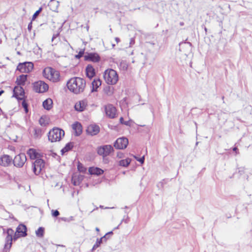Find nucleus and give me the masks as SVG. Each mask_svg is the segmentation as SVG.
Segmentation results:
<instances>
[{
	"mask_svg": "<svg viewBox=\"0 0 252 252\" xmlns=\"http://www.w3.org/2000/svg\"><path fill=\"white\" fill-rule=\"evenodd\" d=\"M68 90L74 94H79L83 92L86 87L85 80L80 77H73L67 83Z\"/></svg>",
	"mask_w": 252,
	"mask_h": 252,
	"instance_id": "nucleus-1",
	"label": "nucleus"
},
{
	"mask_svg": "<svg viewBox=\"0 0 252 252\" xmlns=\"http://www.w3.org/2000/svg\"><path fill=\"white\" fill-rule=\"evenodd\" d=\"M44 76L53 82H57L60 80V74L58 71L50 67L45 68L43 72Z\"/></svg>",
	"mask_w": 252,
	"mask_h": 252,
	"instance_id": "nucleus-2",
	"label": "nucleus"
},
{
	"mask_svg": "<svg viewBox=\"0 0 252 252\" xmlns=\"http://www.w3.org/2000/svg\"><path fill=\"white\" fill-rule=\"evenodd\" d=\"M114 151V150L113 147L110 145L101 146L98 147L97 149V154L102 156L103 160L105 163H108L109 160L107 157L109 156L112 153H113Z\"/></svg>",
	"mask_w": 252,
	"mask_h": 252,
	"instance_id": "nucleus-3",
	"label": "nucleus"
},
{
	"mask_svg": "<svg viewBox=\"0 0 252 252\" xmlns=\"http://www.w3.org/2000/svg\"><path fill=\"white\" fill-rule=\"evenodd\" d=\"M103 77L105 82L109 85H114L118 81V75L113 69H107L105 71Z\"/></svg>",
	"mask_w": 252,
	"mask_h": 252,
	"instance_id": "nucleus-4",
	"label": "nucleus"
},
{
	"mask_svg": "<svg viewBox=\"0 0 252 252\" xmlns=\"http://www.w3.org/2000/svg\"><path fill=\"white\" fill-rule=\"evenodd\" d=\"M64 135V132L59 128L54 127L48 133V139L51 142L59 141Z\"/></svg>",
	"mask_w": 252,
	"mask_h": 252,
	"instance_id": "nucleus-5",
	"label": "nucleus"
},
{
	"mask_svg": "<svg viewBox=\"0 0 252 252\" xmlns=\"http://www.w3.org/2000/svg\"><path fill=\"white\" fill-rule=\"evenodd\" d=\"M45 162L41 158H37L32 163V168L33 173L35 175H38L44 167Z\"/></svg>",
	"mask_w": 252,
	"mask_h": 252,
	"instance_id": "nucleus-6",
	"label": "nucleus"
},
{
	"mask_svg": "<svg viewBox=\"0 0 252 252\" xmlns=\"http://www.w3.org/2000/svg\"><path fill=\"white\" fill-rule=\"evenodd\" d=\"M128 144V140L125 137L118 138L114 142V146L117 149L123 150L126 149Z\"/></svg>",
	"mask_w": 252,
	"mask_h": 252,
	"instance_id": "nucleus-7",
	"label": "nucleus"
},
{
	"mask_svg": "<svg viewBox=\"0 0 252 252\" xmlns=\"http://www.w3.org/2000/svg\"><path fill=\"white\" fill-rule=\"evenodd\" d=\"M33 68V64L31 62H25L20 63L17 66V69L21 72L29 73L31 72Z\"/></svg>",
	"mask_w": 252,
	"mask_h": 252,
	"instance_id": "nucleus-8",
	"label": "nucleus"
},
{
	"mask_svg": "<svg viewBox=\"0 0 252 252\" xmlns=\"http://www.w3.org/2000/svg\"><path fill=\"white\" fill-rule=\"evenodd\" d=\"M27 161V157L24 154H20L16 156L13 159L14 166L17 167H22Z\"/></svg>",
	"mask_w": 252,
	"mask_h": 252,
	"instance_id": "nucleus-9",
	"label": "nucleus"
},
{
	"mask_svg": "<svg viewBox=\"0 0 252 252\" xmlns=\"http://www.w3.org/2000/svg\"><path fill=\"white\" fill-rule=\"evenodd\" d=\"M33 89L37 93H44L48 89V85L43 81H38L34 83Z\"/></svg>",
	"mask_w": 252,
	"mask_h": 252,
	"instance_id": "nucleus-10",
	"label": "nucleus"
},
{
	"mask_svg": "<svg viewBox=\"0 0 252 252\" xmlns=\"http://www.w3.org/2000/svg\"><path fill=\"white\" fill-rule=\"evenodd\" d=\"M105 111L106 115L111 119L114 118L117 114L116 108L111 104H107L105 106Z\"/></svg>",
	"mask_w": 252,
	"mask_h": 252,
	"instance_id": "nucleus-11",
	"label": "nucleus"
},
{
	"mask_svg": "<svg viewBox=\"0 0 252 252\" xmlns=\"http://www.w3.org/2000/svg\"><path fill=\"white\" fill-rule=\"evenodd\" d=\"M26 227L25 225L20 224L17 228L16 232L14 236V239H16L20 236H25L26 235Z\"/></svg>",
	"mask_w": 252,
	"mask_h": 252,
	"instance_id": "nucleus-12",
	"label": "nucleus"
},
{
	"mask_svg": "<svg viewBox=\"0 0 252 252\" xmlns=\"http://www.w3.org/2000/svg\"><path fill=\"white\" fill-rule=\"evenodd\" d=\"M14 96L18 99H23L24 96V91L22 87L18 86L13 90Z\"/></svg>",
	"mask_w": 252,
	"mask_h": 252,
	"instance_id": "nucleus-13",
	"label": "nucleus"
},
{
	"mask_svg": "<svg viewBox=\"0 0 252 252\" xmlns=\"http://www.w3.org/2000/svg\"><path fill=\"white\" fill-rule=\"evenodd\" d=\"M87 105V102L85 100H80L75 103L74 108L77 111L82 112L86 109Z\"/></svg>",
	"mask_w": 252,
	"mask_h": 252,
	"instance_id": "nucleus-14",
	"label": "nucleus"
},
{
	"mask_svg": "<svg viewBox=\"0 0 252 252\" xmlns=\"http://www.w3.org/2000/svg\"><path fill=\"white\" fill-rule=\"evenodd\" d=\"M72 128L76 136L80 135L82 132V125L78 122H76L72 125Z\"/></svg>",
	"mask_w": 252,
	"mask_h": 252,
	"instance_id": "nucleus-15",
	"label": "nucleus"
},
{
	"mask_svg": "<svg viewBox=\"0 0 252 252\" xmlns=\"http://www.w3.org/2000/svg\"><path fill=\"white\" fill-rule=\"evenodd\" d=\"M12 161V158L8 155H3L0 158V164L3 166H8Z\"/></svg>",
	"mask_w": 252,
	"mask_h": 252,
	"instance_id": "nucleus-16",
	"label": "nucleus"
},
{
	"mask_svg": "<svg viewBox=\"0 0 252 252\" xmlns=\"http://www.w3.org/2000/svg\"><path fill=\"white\" fill-rule=\"evenodd\" d=\"M86 74L89 79H92L94 76V69L92 65L89 64L86 68Z\"/></svg>",
	"mask_w": 252,
	"mask_h": 252,
	"instance_id": "nucleus-17",
	"label": "nucleus"
},
{
	"mask_svg": "<svg viewBox=\"0 0 252 252\" xmlns=\"http://www.w3.org/2000/svg\"><path fill=\"white\" fill-rule=\"evenodd\" d=\"M27 154L32 159H36L37 158H40L39 154L37 153L36 151L34 149H30L27 152Z\"/></svg>",
	"mask_w": 252,
	"mask_h": 252,
	"instance_id": "nucleus-18",
	"label": "nucleus"
},
{
	"mask_svg": "<svg viewBox=\"0 0 252 252\" xmlns=\"http://www.w3.org/2000/svg\"><path fill=\"white\" fill-rule=\"evenodd\" d=\"M180 46V51H182V49L185 48L187 50V52H189L191 49L192 44L190 42H187L186 41L185 42H181L179 43Z\"/></svg>",
	"mask_w": 252,
	"mask_h": 252,
	"instance_id": "nucleus-19",
	"label": "nucleus"
},
{
	"mask_svg": "<svg viewBox=\"0 0 252 252\" xmlns=\"http://www.w3.org/2000/svg\"><path fill=\"white\" fill-rule=\"evenodd\" d=\"M83 177L81 175H73L72 177V183L74 186H78L82 181Z\"/></svg>",
	"mask_w": 252,
	"mask_h": 252,
	"instance_id": "nucleus-20",
	"label": "nucleus"
},
{
	"mask_svg": "<svg viewBox=\"0 0 252 252\" xmlns=\"http://www.w3.org/2000/svg\"><path fill=\"white\" fill-rule=\"evenodd\" d=\"M27 75H21L17 77L16 80V83L18 85H24L25 84V82L27 81Z\"/></svg>",
	"mask_w": 252,
	"mask_h": 252,
	"instance_id": "nucleus-21",
	"label": "nucleus"
},
{
	"mask_svg": "<svg viewBox=\"0 0 252 252\" xmlns=\"http://www.w3.org/2000/svg\"><path fill=\"white\" fill-rule=\"evenodd\" d=\"M53 101L50 98H48L43 102V106L46 110H50L52 107Z\"/></svg>",
	"mask_w": 252,
	"mask_h": 252,
	"instance_id": "nucleus-22",
	"label": "nucleus"
},
{
	"mask_svg": "<svg viewBox=\"0 0 252 252\" xmlns=\"http://www.w3.org/2000/svg\"><path fill=\"white\" fill-rule=\"evenodd\" d=\"M131 162V159L127 158L125 159H122L119 161V165L123 167H127L129 165Z\"/></svg>",
	"mask_w": 252,
	"mask_h": 252,
	"instance_id": "nucleus-23",
	"label": "nucleus"
},
{
	"mask_svg": "<svg viewBox=\"0 0 252 252\" xmlns=\"http://www.w3.org/2000/svg\"><path fill=\"white\" fill-rule=\"evenodd\" d=\"M86 133L88 135L93 136L94 135V125H90L86 129Z\"/></svg>",
	"mask_w": 252,
	"mask_h": 252,
	"instance_id": "nucleus-24",
	"label": "nucleus"
},
{
	"mask_svg": "<svg viewBox=\"0 0 252 252\" xmlns=\"http://www.w3.org/2000/svg\"><path fill=\"white\" fill-rule=\"evenodd\" d=\"M73 147V144L72 143H67L65 146L62 149L61 153L62 155H63L65 153L70 150Z\"/></svg>",
	"mask_w": 252,
	"mask_h": 252,
	"instance_id": "nucleus-25",
	"label": "nucleus"
},
{
	"mask_svg": "<svg viewBox=\"0 0 252 252\" xmlns=\"http://www.w3.org/2000/svg\"><path fill=\"white\" fill-rule=\"evenodd\" d=\"M81 44L82 45V48L79 49V51H78V54L75 55V58L78 59H80L81 57H82L84 54L85 45L83 43H81Z\"/></svg>",
	"mask_w": 252,
	"mask_h": 252,
	"instance_id": "nucleus-26",
	"label": "nucleus"
},
{
	"mask_svg": "<svg viewBox=\"0 0 252 252\" xmlns=\"http://www.w3.org/2000/svg\"><path fill=\"white\" fill-rule=\"evenodd\" d=\"M106 242V236H103L100 239H97L95 242V248L100 246L101 244Z\"/></svg>",
	"mask_w": 252,
	"mask_h": 252,
	"instance_id": "nucleus-27",
	"label": "nucleus"
},
{
	"mask_svg": "<svg viewBox=\"0 0 252 252\" xmlns=\"http://www.w3.org/2000/svg\"><path fill=\"white\" fill-rule=\"evenodd\" d=\"M77 168L78 171L81 173H85L87 169L84 166V165L80 162H78L77 165Z\"/></svg>",
	"mask_w": 252,
	"mask_h": 252,
	"instance_id": "nucleus-28",
	"label": "nucleus"
},
{
	"mask_svg": "<svg viewBox=\"0 0 252 252\" xmlns=\"http://www.w3.org/2000/svg\"><path fill=\"white\" fill-rule=\"evenodd\" d=\"M44 228L43 227H39L36 231V235L37 236L39 237H42L43 236L44 234Z\"/></svg>",
	"mask_w": 252,
	"mask_h": 252,
	"instance_id": "nucleus-29",
	"label": "nucleus"
},
{
	"mask_svg": "<svg viewBox=\"0 0 252 252\" xmlns=\"http://www.w3.org/2000/svg\"><path fill=\"white\" fill-rule=\"evenodd\" d=\"M85 60L86 61H94V55L93 54H89L84 56Z\"/></svg>",
	"mask_w": 252,
	"mask_h": 252,
	"instance_id": "nucleus-30",
	"label": "nucleus"
},
{
	"mask_svg": "<svg viewBox=\"0 0 252 252\" xmlns=\"http://www.w3.org/2000/svg\"><path fill=\"white\" fill-rule=\"evenodd\" d=\"M104 172L103 170L100 168L95 167V176H98L102 174Z\"/></svg>",
	"mask_w": 252,
	"mask_h": 252,
	"instance_id": "nucleus-31",
	"label": "nucleus"
},
{
	"mask_svg": "<svg viewBox=\"0 0 252 252\" xmlns=\"http://www.w3.org/2000/svg\"><path fill=\"white\" fill-rule=\"evenodd\" d=\"M120 123L122 124H124L127 126L130 125V121H125L123 117H121L120 119Z\"/></svg>",
	"mask_w": 252,
	"mask_h": 252,
	"instance_id": "nucleus-32",
	"label": "nucleus"
},
{
	"mask_svg": "<svg viewBox=\"0 0 252 252\" xmlns=\"http://www.w3.org/2000/svg\"><path fill=\"white\" fill-rule=\"evenodd\" d=\"M134 158L137 160L139 162H140L141 164H143L144 163V160H145V156H143L141 158H138L136 156H134Z\"/></svg>",
	"mask_w": 252,
	"mask_h": 252,
	"instance_id": "nucleus-33",
	"label": "nucleus"
},
{
	"mask_svg": "<svg viewBox=\"0 0 252 252\" xmlns=\"http://www.w3.org/2000/svg\"><path fill=\"white\" fill-rule=\"evenodd\" d=\"M22 105L23 107V108H24L25 112L27 113L28 112V105L25 100H23L22 101Z\"/></svg>",
	"mask_w": 252,
	"mask_h": 252,
	"instance_id": "nucleus-34",
	"label": "nucleus"
},
{
	"mask_svg": "<svg viewBox=\"0 0 252 252\" xmlns=\"http://www.w3.org/2000/svg\"><path fill=\"white\" fill-rule=\"evenodd\" d=\"M101 84V82L100 79H95V92L97 91V88L100 86Z\"/></svg>",
	"mask_w": 252,
	"mask_h": 252,
	"instance_id": "nucleus-35",
	"label": "nucleus"
},
{
	"mask_svg": "<svg viewBox=\"0 0 252 252\" xmlns=\"http://www.w3.org/2000/svg\"><path fill=\"white\" fill-rule=\"evenodd\" d=\"M41 10H42V8H40L37 11H36L33 14V15L32 16V19H35L37 16V15L39 14V13L41 11Z\"/></svg>",
	"mask_w": 252,
	"mask_h": 252,
	"instance_id": "nucleus-36",
	"label": "nucleus"
},
{
	"mask_svg": "<svg viewBox=\"0 0 252 252\" xmlns=\"http://www.w3.org/2000/svg\"><path fill=\"white\" fill-rule=\"evenodd\" d=\"M52 216L53 217H56L58 216L60 214L59 211L57 210H55V211L52 210Z\"/></svg>",
	"mask_w": 252,
	"mask_h": 252,
	"instance_id": "nucleus-37",
	"label": "nucleus"
},
{
	"mask_svg": "<svg viewBox=\"0 0 252 252\" xmlns=\"http://www.w3.org/2000/svg\"><path fill=\"white\" fill-rule=\"evenodd\" d=\"M110 89V87H107L104 89L105 93H106L108 95H110L111 94Z\"/></svg>",
	"mask_w": 252,
	"mask_h": 252,
	"instance_id": "nucleus-38",
	"label": "nucleus"
},
{
	"mask_svg": "<svg viewBox=\"0 0 252 252\" xmlns=\"http://www.w3.org/2000/svg\"><path fill=\"white\" fill-rule=\"evenodd\" d=\"M89 173L91 175L94 174V168L93 167H90L89 169Z\"/></svg>",
	"mask_w": 252,
	"mask_h": 252,
	"instance_id": "nucleus-39",
	"label": "nucleus"
},
{
	"mask_svg": "<svg viewBox=\"0 0 252 252\" xmlns=\"http://www.w3.org/2000/svg\"><path fill=\"white\" fill-rule=\"evenodd\" d=\"M63 45L64 47L67 48V50H68L69 48H70L71 49L72 48V47L71 46V45L69 44V43H68L67 42L63 44Z\"/></svg>",
	"mask_w": 252,
	"mask_h": 252,
	"instance_id": "nucleus-40",
	"label": "nucleus"
},
{
	"mask_svg": "<svg viewBox=\"0 0 252 252\" xmlns=\"http://www.w3.org/2000/svg\"><path fill=\"white\" fill-rule=\"evenodd\" d=\"M100 131V128L98 126L95 125V135H96Z\"/></svg>",
	"mask_w": 252,
	"mask_h": 252,
	"instance_id": "nucleus-41",
	"label": "nucleus"
},
{
	"mask_svg": "<svg viewBox=\"0 0 252 252\" xmlns=\"http://www.w3.org/2000/svg\"><path fill=\"white\" fill-rule=\"evenodd\" d=\"M135 43V40L133 38H131L129 42V47H131L132 45H133Z\"/></svg>",
	"mask_w": 252,
	"mask_h": 252,
	"instance_id": "nucleus-42",
	"label": "nucleus"
},
{
	"mask_svg": "<svg viewBox=\"0 0 252 252\" xmlns=\"http://www.w3.org/2000/svg\"><path fill=\"white\" fill-rule=\"evenodd\" d=\"M100 60V57L99 56L95 53V63L99 62Z\"/></svg>",
	"mask_w": 252,
	"mask_h": 252,
	"instance_id": "nucleus-43",
	"label": "nucleus"
},
{
	"mask_svg": "<svg viewBox=\"0 0 252 252\" xmlns=\"http://www.w3.org/2000/svg\"><path fill=\"white\" fill-rule=\"evenodd\" d=\"M92 92H93L94 91V79L92 81Z\"/></svg>",
	"mask_w": 252,
	"mask_h": 252,
	"instance_id": "nucleus-44",
	"label": "nucleus"
},
{
	"mask_svg": "<svg viewBox=\"0 0 252 252\" xmlns=\"http://www.w3.org/2000/svg\"><path fill=\"white\" fill-rule=\"evenodd\" d=\"M59 35V33H56V34H54L53 35V37H52V40L53 41V40L54 39H55L56 38H57Z\"/></svg>",
	"mask_w": 252,
	"mask_h": 252,
	"instance_id": "nucleus-45",
	"label": "nucleus"
},
{
	"mask_svg": "<svg viewBox=\"0 0 252 252\" xmlns=\"http://www.w3.org/2000/svg\"><path fill=\"white\" fill-rule=\"evenodd\" d=\"M233 151L235 152L236 154H237V151H238V148L236 147H234L233 148Z\"/></svg>",
	"mask_w": 252,
	"mask_h": 252,
	"instance_id": "nucleus-46",
	"label": "nucleus"
},
{
	"mask_svg": "<svg viewBox=\"0 0 252 252\" xmlns=\"http://www.w3.org/2000/svg\"><path fill=\"white\" fill-rule=\"evenodd\" d=\"M115 41H116V42L117 43H119L120 41V39L118 37H115Z\"/></svg>",
	"mask_w": 252,
	"mask_h": 252,
	"instance_id": "nucleus-47",
	"label": "nucleus"
},
{
	"mask_svg": "<svg viewBox=\"0 0 252 252\" xmlns=\"http://www.w3.org/2000/svg\"><path fill=\"white\" fill-rule=\"evenodd\" d=\"M123 64H124V65L123 67L125 68L126 69L127 67V65L126 63H121V65H122Z\"/></svg>",
	"mask_w": 252,
	"mask_h": 252,
	"instance_id": "nucleus-48",
	"label": "nucleus"
},
{
	"mask_svg": "<svg viewBox=\"0 0 252 252\" xmlns=\"http://www.w3.org/2000/svg\"><path fill=\"white\" fill-rule=\"evenodd\" d=\"M99 208H100L101 209H109V208H110L109 207H105V208H104L103 206H102V205H100L99 206ZM112 208H113V207H112Z\"/></svg>",
	"mask_w": 252,
	"mask_h": 252,
	"instance_id": "nucleus-49",
	"label": "nucleus"
},
{
	"mask_svg": "<svg viewBox=\"0 0 252 252\" xmlns=\"http://www.w3.org/2000/svg\"><path fill=\"white\" fill-rule=\"evenodd\" d=\"M103 236H106V242L109 239V236L106 233Z\"/></svg>",
	"mask_w": 252,
	"mask_h": 252,
	"instance_id": "nucleus-50",
	"label": "nucleus"
},
{
	"mask_svg": "<svg viewBox=\"0 0 252 252\" xmlns=\"http://www.w3.org/2000/svg\"><path fill=\"white\" fill-rule=\"evenodd\" d=\"M244 172V169L243 168H239V172H240L241 173V172Z\"/></svg>",
	"mask_w": 252,
	"mask_h": 252,
	"instance_id": "nucleus-51",
	"label": "nucleus"
},
{
	"mask_svg": "<svg viewBox=\"0 0 252 252\" xmlns=\"http://www.w3.org/2000/svg\"><path fill=\"white\" fill-rule=\"evenodd\" d=\"M32 28V23H31L29 25H28V29L29 30H31V29Z\"/></svg>",
	"mask_w": 252,
	"mask_h": 252,
	"instance_id": "nucleus-52",
	"label": "nucleus"
},
{
	"mask_svg": "<svg viewBox=\"0 0 252 252\" xmlns=\"http://www.w3.org/2000/svg\"><path fill=\"white\" fill-rule=\"evenodd\" d=\"M106 234L109 236L110 235L113 234V232L112 231H110V232H107Z\"/></svg>",
	"mask_w": 252,
	"mask_h": 252,
	"instance_id": "nucleus-53",
	"label": "nucleus"
},
{
	"mask_svg": "<svg viewBox=\"0 0 252 252\" xmlns=\"http://www.w3.org/2000/svg\"><path fill=\"white\" fill-rule=\"evenodd\" d=\"M3 92H4V91H0V95H1V94H2V93H3Z\"/></svg>",
	"mask_w": 252,
	"mask_h": 252,
	"instance_id": "nucleus-54",
	"label": "nucleus"
},
{
	"mask_svg": "<svg viewBox=\"0 0 252 252\" xmlns=\"http://www.w3.org/2000/svg\"><path fill=\"white\" fill-rule=\"evenodd\" d=\"M95 230L97 231H99V229L97 227H95Z\"/></svg>",
	"mask_w": 252,
	"mask_h": 252,
	"instance_id": "nucleus-55",
	"label": "nucleus"
},
{
	"mask_svg": "<svg viewBox=\"0 0 252 252\" xmlns=\"http://www.w3.org/2000/svg\"><path fill=\"white\" fill-rule=\"evenodd\" d=\"M42 118H41V119H40V120H39V122H40V123L41 124V122H43V121H42Z\"/></svg>",
	"mask_w": 252,
	"mask_h": 252,
	"instance_id": "nucleus-56",
	"label": "nucleus"
},
{
	"mask_svg": "<svg viewBox=\"0 0 252 252\" xmlns=\"http://www.w3.org/2000/svg\"><path fill=\"white\" fill-rule=\"evenodd\" d=\"M42 118H41V119H40V120H39V122H40V123L41 124V122H43V121H42Z\"/></svg>",
	"mask_w": 252,
	"mask_h": 252,
	"instance_id": "nucleus-57",
	"label": "nucleus"
},
{
	"mask_svg": "<svg viewBox=\"0 0 252 252\" xmlns=\"http://www.w3.org/2000/svg\"><path fill=\"white\" fill-rule=\"evenodd\" d=\"M127 208H128V207H127V206H126L125 207V208H126V209H127Z\"/></svg>",
	"mask_w": 252,
	"mask_h": 252,
	"instance_id": "nucleus-58",
	"label": "nucleus"
},
{
	"mask_svg": "<svg viewBox=\"0 0 252 252\" xmlns=\"http://www.w3.org/2000/svg\"><path fill=\"white\" fill-rule=\"evenodd\" d=\"M183 24H183V23H180V25H183Z\"/></svg>",
	"mask_w": 252,
	"mask_h": 252,
	"instance_id": "nucleus-59",
	"label": "nucleus"
},
{
	"mask_svg": "<svg viewBox=\"0 0 252 252\" xmlns=\"http://www.w3.org/2000/svg\"><path fill=\"white\" fill-rule=\"evenodd\" d=\"M119 226V225H118L117 227L115 228V229H117V228H118Z\"/></svg>",
	"mask_w": 252,
	"mask_h": 252,
	"instance_id": "nucleus-60",
	"label": "nucleus"
},
{
	"mask_svg": "<svg viewBox=\"0 0 252 252\" xmlns=\"http://www.w3.org/2000/svg\"><path fill=\"white\" fill-rule=\"evenodd\" d=\"M9 238H10L11 240H12V237H11V236H10V237H9Z\"/></svg>",
	"mask_w": 252,
	"mask_h": 252,
	"instance_id": "nucleus-61",
	"label": "nucleus"
},
{
	"mask_svg": "<svg viewBox=\"0 0 252 252\" xmlns=\"http://www.w3.org/2000/svg\"><path fill=\"white\" fill-rule=\"evenodd\" d=\"M113 47H114L115 46V44H112Z\"/></svg>",
	"mask_w": 252,
	"mask_h": 252,
	"instance_id": "nucleus-62",
	"label": "nucleus"
},
{
	"mask_svg": "<svg viewBox=\"0 0 252 252\" xmlns=\"http://www.w3.org/2000/svg\"><path fill=\"white\" fill-rule=\"evenodd\" d=\"M10 229H9V230H8V233H9V231H10Z\"/></svg>",
	"mask_w": 252,
	"mask_h": 252,
	"instance_id": "nucleus-63",
	"label": "nucleus"
},
{
	"mask_svg": "<svg viewBox=\"0 0 252 252\" xmlns=\"http://www.w3.org/2000/svg\"><path fill=\"white\" fill-rule=\"evenodd\" d=\"M94 249V245L93 247V249Z\"/></svg>",
	"mask_w": 252,
	"mask_h": 252,
	"instance_id": "nucleus-64",
	"label": "nucleus"
}]
</instances>
